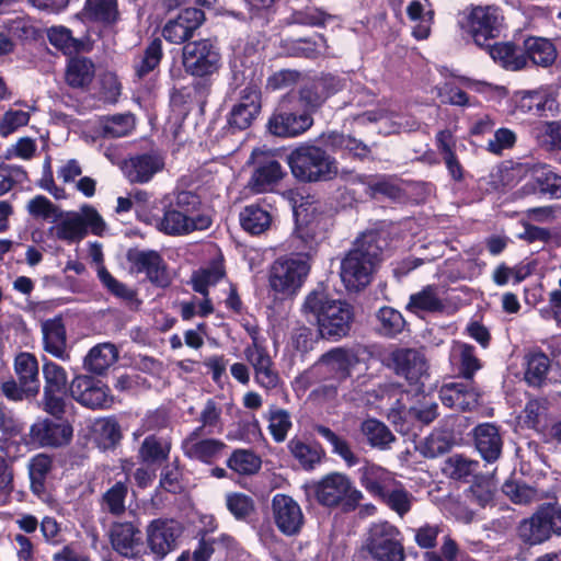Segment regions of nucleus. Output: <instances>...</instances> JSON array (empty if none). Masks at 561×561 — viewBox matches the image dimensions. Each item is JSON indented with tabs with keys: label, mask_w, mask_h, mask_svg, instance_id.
<instances>
[{
	"label": "nucleus",
	"mask_w": 561,
	"mask_h": 561,
	"mask_svg": "<svg viewBox=\"0 0 561 561\" xmlns=\"http://www.w3.org/2000/svg\"><path fill=\"white\" fill-rule=\"evenodd\" d=\"M362 551L370 561H405L407 558L401 530L387 520L369 525Z\"/></svg>",
	"instance_id": "6"
},
{
	"label": "nucleus",
	"mask_w": 561,
	"mask_h": 561,
	"mask_svg": "<svg viewBox=\"0 0 561 561\" xmlns=\"http://www.w3.org/2000/svg\"><path fill=\"white\" fill-rule=\"evenodd\" d=\"M467 28L474 43L484 47L490 39L500 35L503 16L497 7L478 5L466 13Z\"/></svg>",
	"instance_id": "13"
},
{
	"label": "nucleus",
	"mask_w": 561,
	"mask_h": 561,
	"mask_svg": "<svg viewBox=\"0 0 561 561\" xmlns=\"http://www.w3.org/2000/svg\"><path fill=\"white\" fill-rule=\"evenodd\" d=\"M220 65L219 48L211 39L190 42L183 47V66L192 76H211L218 71Z\"/></svg>",
	"instance_id": "11"
},
{
	"label": "nucleus",
	"mask_w": 561,
	"mask_h": 561,
	"mask_svg": "<svg viewBox=\"0 0 561 561\" xmlns=\"http://www.w3.org/2000/svg\"><path fill=\"white\" fill-rule=\"evenodd\" d=\"M309 272L310 264L305 256L278 257L270 268V287L283 298L291 297L302 287Z\"/></svg>",
	"instance_id": "8"
},
{
	"label": "nucleus",
	"mask_w": 561,
	"mask_h": 561,
	"mask_svg": "<svg viewBox=\"0 0 561 561\" xmlns=\"http://www.w3.org/2000/svg\"><path fill=\"white\" fill-rule=\"evenodd\" d=\"M296 229L291 236V247L301 254L309 255L325 239L331 226V216L318 201H305L294 209Z\"/></svg>",
	"instance_id": "4"
},
{
	"label": "nucleus",
	"mask_w": 561,
	"mask_h": 561,
	"mask_svg": "<svg viewBox=\"0 0 561 561\" xmlns=\"http://www.w3.org/2000/svg\"><path fill=\"white\" fill-rule=\"evenodd\" d=\"M474 440L478 451L488 462L495 461L502 451L503 440L499 428L491 423H484L476 427Z\"/></svg>",
	"instance_id": "32"
},
{
	"label": "nucleus",
	"mask_w": 561,
	"mask_h": 561,
	"mask_svg": "<svg viewBox=\"0 0 561 561\" xmlns=\"http://www.w3.org/2000/svg\"><path fill=\"white\" fill-rule=\"evenodd\" d=\"M105 229V221L98 210L85 205L79 211L59 210L48 233L57 240L76 243L81 241L89 230L93 234L101 236Z\"/></svg>",
	"instance_id": "5"
},
{
	"label": "nucleus",
	"mask_w": 561,
	"mask_h": 561,
	"mask_svg": "<svg viewBox=\"0 0 561 561\" xmlns=\"http://www.w3.org/2000/svg\"><path fill=\"white\" fill-rule=\"evenodd\" d=\"M118 357L114 344L102 343L92 347L84 358V367L94 374H103Z\"/></svg>",
	"instance_id": "36"
},
{
	"label": "nucleus",
	"mask_w": 561,
	"mask_h": 561,
	"mask_svg": "<svg viewBox=\"0 0 561 561\" xmlns=\"http://www.w3.org/2000/svg\"><path fill=\"white\" fill-rule=\"evenodd\" d=\"M129 261L134 264L138 272L146 273L150 282L165 287L170 283V276L167 272L161 255L156 251H136L129 253Z\"/></svg>",
	"instance_id": "28"
},
{
	"label": "nucleus",
	"mask_w": 561,
	"mask_h": 561,
	"mask_svg": "<svg viewBox=\"0 0 561 561\" xmlns=\"http://www.w3.org/2000/svg\"><path fill=\"white\" fill-rule=\"evenodd\" d=\"M301 310L309 321L317 323L322 337L334 340L348 333L354 317L350 304L331 298L322 288L307 295Z\"/></svg>",
	"instance_id": "2"
},
{
	"label": "nucleus",
	"mask_w": 561,
	"mask_h": 561,
	"mask_svg": "<svg viewBox=\"0 0 561 561\" xmlns=\"http://www.w3.org/2000/svg\"><path fill=\"white\" fill-rule=\"evenodd\" d=\"M443 294L437 286L428 285L410 296L407 308L416 314L422 312H439L445 308Z\"/></svg>",
	"instance_id": "34"
},
{
	"label": "nucleus",
	"mask_w": 561,
	"mask_h": 561,
	"mask_svg": "<svg viewBox=\"0 0 561 561\" xmlns=\"http://www.w3.org/2000/svg\"><path fill=\"white\" fill-rule=\"evenodd\" d=\"M273 519L280 533L293 536L304 525V514L299 504L290 496L276 494L272 501Z\"/></svg>",
	"instance_id": "19"
},
{
	"label": "nucleus",
	"mask_w": 561,
	"mask_h": 561,
	"mask_svg": "<svg viewBox=\"0 0 561 561\" xmlns=\"http://www.w3.org/2000/svg\"><path fill=\"white\" fill-rule=\"evenodd\" d=\"M450 359L454 364L459 365L461 375L467 379L472 378L473 374L481 368L473 346L466 343L455 342L453 344Z\"/></svg>",
	"instance_id": "41"
},
{
	"label": "nucleus",
	"mask_w": 561,
	"mask_h": 561,
	"mask_svg": "<svg viewBox=\"0 0 561 561\" xmlns=\"http://www.w3.org/2000/svg\"><path fill=\"white\" fill-rule=\"evenodd\" d=\"M44 350L53 356L66 360V329L61 318H54L42 323Z\"/></svg>",
	"instance_id": "33"
},
{
	"label": "nucleus",
	"mask_w": 561,
	"mask_h": 561,
	"mask_svg": "<svg viewBox=\"0 0 561 561\" xmlns=\"http://www.w3.org/2000/svg\"><path fill=\"white\" fill-rule=\"evenodd\" d=\"M496 484L492 478H478L468 491L469 500L480 507H485L492 503Z\"/></svg>",
	"instance_id": "57"
},
{
	"label": "nucleus",
	"mask_w": 561,
	"mask_h": 561,
	"mask_svg": "<svg viewBox=\"0 0 561 561\" xmlns=\"http://www.w3.org/2000/svg\"><path fill=\"white\" fill-rule=\"evenodd\" d=\"M528 170V162L505 161L492 168L481 182L485 184L489 192L504 191L526 179Z\"/></svg>",
	"instance_id": "23"
},
{
	"label": "nucleus",
	"mask_w": 561,
	"mask_h": 561,
	"mask_svg": "<svg viewBox=\"0 0 561 561\" xmlns=\"http://www.w3.org/2000/svg\"><path fill=\"white\" fill-rule=\"evenodd\" d=\"M380 501L400 517H403L411 511L415 497L407 490L403 483L398 480V482L380 497Z\"/></svg>",
	"instance_id": "40"
},
{
	"label": "nucleus",
	"mask_w": 561,
	"mask_h": 561,
	"mask_svg": "<svg viewBox=\"0 0 561 561\" xmlns=\"http://www.w3.org/2000/svg\"><path fill=\"white\" fill-rule=\"evenodd\" d=\"M201 198L191 191L172 194L163 207L162 216L152 218V226L168 236H185L196 230L207 229L211 220L201 213Z\"/></svg>",
	"instance_id": "1"
},
{
	"label": "nucleus",
	"mask_w": 561,
	"mask_h": 561,
	"mask_svg": "<svg viewBox=\"0 0 561 561\" xmlns=\"http://www.w3.org/2000/svg\"><path fill=\"white\" fill-rule=\"evenodd\" d=\"M266 419L268 422L267 428L273 439L277 443L284 442L293 426L289 412L285 409L272 405L267 411Z\"/></svg>",
	"instance_id": "49"
},
{
	"label": "nucleus",
	"mask_w": 561,
	"mask_h": 561,
	"mask_svg": "<svg viewBox=\"0 0 561 561\" xmlns=\"http://www.w3.org/2000/svg\"><path fill=\"white\" fill-rule=\"evenodd\" d=\"M439 398L450 409L467 411L477 407L479 393L471 382H450L440 388Z\"/></svg>",
	"instance_id": "27"
},
{
	"label": "nucleus",
	"mask_w": 561,
	"mask_h": 561,
	"mask_svg": "<svg viewBox=\"0 0 561 561\" xmlns=\"http://www.w3.org/2000/svg\"><path fill=\"white\" fill-rule=\"evenodd\" d=\"M14 368L21 385L28 387L36 385L37 392L39 391L38 363L34 355L30 353L19 354L15 357Z\"/></svg>",
	"instance_id": "50"
},
{
	"label": "nucleus",
	"mask_w": 561,
	"mask_h": 561,
	"mask_svg": "<svg viewBox=\"0 0 561 561\" xmlns=\"http://www.w3.org/2000/svg\"><path fill=\"white\" fill-rule=\"evenodd\" d=\"M383 240L375 232L362 234L341 262V279L348 290H359L370 280L380 261Z\"/></svg>",
	"instance_id": "3"
},
{
	"label": "nucleus",
	"mask_w": 561,
	"mask_h": 561,
	"mask_svg": "<svg viewBox=\"0 0 561 561\" xmlns=\"http://www.w3.org/2000/svg\"><path fill=\"white\" fill-rule=\"evenodd\" d=\"M389 366L397 375L404 377L410 383L422 382L427 377V363L424 355L411 348H400L391 353Z\"/></svg>",
	"instance_id": "20"
},
{
	"label": "nucleus",
	"mask_w": 561,
	"mask_h": 561,
	"mask_svg": "<svg viewBox=\"0 0 561 561\" xmlns=\"http://www.w3.org/2000/svg\"><path fill=\"white\" fill-rule=\"evenodd\" d=\"M550 366L548 356L542 353H535L528 356L525 371V380L529 386L540 387L545 380Z\"/></svg>",
	"instance_id": "54"
},
{
	"label": "nucleus",
	"mask_w": 561,
	"mask_h": 561,
	"mask_svg": "<svg viewBox=\"0 0 561 561\" xmlns=\"http://www.w3.org/2000/svg\"><path fill=\"white\" fill-rule=\"evenodd\" d=\"M517 534L518 538L529 546L540 545L548 540L551 536V525H549L545 507L522 520Z\"/></svg>",
	"instance_id": "30"
},
{
	"label": "nucleus",
	"mask_w": 561,
	"mask_h": 561,
	"mask_svg": "<svg viewBox=\"0 0 561 561\" xmlns=\"http://www.w3.org/2000/svg\"><path fill=\"white\" fill-rule=\"evenodd\" d=\"M221 413V405L214 399H208L199 414L202 432L206 430L207 434L221 433L224 430Z\"/></svg>",
	"instance_id": "56"
},
{
	"label": "nucleus",
	"mask_w": 561,
	"mask_h": 561,
	"mask_svg": "<svg viewBox=\"0 0 561 561\" xmlns=\"http://www.w3.org/2000/svg\"><path fill=\"white\" fill-rule=\"evenodd\" d=\"M527 178L516 194L520 197L539 195L549 199H561V174L542 162H528Z\"/></svg>",
	"instance_id": "12"
},
{
	"label": "nucleus",
	"mask_w": 561,
	"mask_h": 561,
	"mask_svg": "<svg viewBox=\"0 0 561 561\" xmlns=\"http://www.w3.org/2000/svg\"><path fill=\"white\" fill-rule=\"evenodd\" d=\"M488 48L490 56L501 66L510 70H519L527 64V57L524 53L512 43H495L484 46Z\"/></svg>",
	"instance_id": "35"
},
{
	"label": "nucleus",
	"mask_w": 561,
	"mask_h": 561,
	"mask_svg": "<svg viewBox=\"0 0 561 561\" xmlns=\"http://www.w3.org/2000/svg\"><path fill=\"white\" fill-rule=\"evenodd\" d=\"M407 13L409 19L415 23L412 27L413 37L417 41L426 39L431 33L433 11H425L422 2L413 0L407 7Z\"/></svg>",
	"instance_id": "43"
},
{
	"label": "nucleus",
	"mask_w": 561,
	"mask_h": 561,
	"mask_svg": "<svg viewBox=\"0 0 561 561\" xmlns=\"http://www.w3.org/2000/svg\"><path fill=\"white\" fill-rule=\"evenodd\" d=\"M33 442L43 447H58L66 445L72 437V427L67 422L42 420L31 427Z\"/></svg>",
	"instance_id": "26"
},
{
	"label": "nucleus",
	"mask_w": 561,
	"mask_h": 561,
	"mask_svg": "<svg viewBox=\"0 0 561 561\" xmlns=\"http://www.w3.org/2000/svg\"><path fill=\"white\" fill-rule=\"evenodd\" d=\"M293 175L302 182L329 181L339 169L334 158L317 146H301L288 156Z\"/></svg>",
	"instance_id": "7"
},
{
	"label": "nucleus",
	"mask_w": 561,
	"mask_h": 561,
	"mask_svg": "<svg viewBox=\"0 0 561 561\" xmlns=\"http://www.w3.org/2000/svg\"><path fill=\"white\" fill-rule=\"evenodd\" d=\"M359 471L362 485L378 500L398 482L394 473L377 465H366Z\"/></svg>",
	"instance_id": "29"
},
{
	"label": "nucleus",
	"mask_w": 561,
	"mask_h": 561,
	"mask_svg": "<svg viewBox=\"0 0 561 561\" xmlns=\"http://www.w3.org/2000/svg\"><path fill=\"white\" fill-rule=\"evenodd\" d=\"M171 450L169 440L150 435L145 438L139 449V457L146 463H160L168 459Z\"/></svg>",
	"instance_id": "47"
},
{
	"label": "nucleus",
	"mask_w": 561,
	"mask_h": 561,
	"mask_svg": "<svg viewBox=\"0 0 561 561\" xmlns=\"http://www.w3.org/2000/svg\"><path fill=\"white\" fill-rule=\"evenodd\" d=\"M261 111V92L256 85L245 87L228 114L231 129L243 130L251 126Z\"/></svg>",
	"instance_id": "18"
},
{
	"label": "nucleus",
	"mask_w": 561,
	"mask_h": 561,
	"mask_svg": "<svg viewBox=\"0 0 561 561\" xmlns=\"http://www.w3.org/2000/svg\"><path fill=\"white\" fill-rule=\"evenodd\" d=\"M239 220L247 232L260 234L270 228L272 215L259 205H249L241 210Z\"/></svg>",
	"instance_id": "38"
},
{
	"label": "nucleus",
	"mask_w": 561,
	"mask_h": 561,
	"mask_svg": "<svg viewBox=\"0 0 561 561\" xmlns=\"http://www.w3.org/2000/svg\"><path fill=\"white\" fill-rule=\"evenodd\" d=\"M46 392L65 391L68 376L66 370L54 362H45L43 365Z\"/></svg>",
	"instance_id": "63"
},
{
	"label": "nucleus",
	"mask_w": 561,
	"mask_h": 561,
	"mask_svg": "<svg viewBox=\"0 0 561 561\" xmlns=\"http://www.w3.org/2000/svg\"><path fill=\"white\" fill-rule=\"evenodd\" d=\"M202 427L193 430L182 442L183 454L193 460L211 463L218 459L226 445L215 438H202Z\"/></svg>",
	"instance_id": "24"
},
{
	"label": "nucleus",
	"mask_w": 561,
	"mask_h": 561,
	"mask_svg": "<svg viewBox=\"0 0 561 561\" xmlns=\"http://www.w3.org/2000/svg\"><path fill=\"white\" fill-rule=\"evenodd\" d=\"M357 363L358 357L353 350L334 347L324 353L312 369L324 379H332L335 383H340L351 376V370Z\"/></svg>",
	"instance_id": "14"
},
{
	"label": "nucleus",
	"mask_w": 561,
	"mask_h": 561,
	"mask_svg": "<svg viewBox=\"0 0 561 561\" xmlns=\"http://www.w3.org/2000/svg\"><path fill=\"white\" fill-rule=\"evenodd\" d=\"M317 501L328 507L342 506L344 511H353L363 500V493L357 490L346 474L329 473L312 486Z\"/></svg>",
	"instance_id": "9"
},
{
	"label": "nucleus",
	"mask_w": 561,
	"mask_h": 561,
	"mask_svg": "<svg viewBox=\"0 0 561 561\" xmlns=\"http://www.w3.org/2000/svg\"><path fill=\"white\" fill-rule=\"evenodd\" d=\"M49 43L65 54H71L78 49L79 43L72 36L71 31L65 26H51L47 31Z\"/></svg>",
	"instance_id": "64"
},
{
	"label": "nucleus",
	"mask_w": 561,
	"mask_h": 561,
	"mask_svg": "<svg viewBox=\"0 0 561 561\" xmlns=\"http://www.w3.org/2000/svg\"><path fill=\"white\" fill-rule=\"evenodd\" d=\"M95 440L103 447L114 446L122 437L118 423L111 417L98 419L92 426Z\"/></svg>",
	"instance_id": "51"
},
{
	"label": "nucleus",
	"mask_w": 561,
	"mask_h": 561,
	"mask_svg": "<svg viewBox=\"0 0 561 561\" xmlns=\"http://www.w3.org/2000/svg\"><path fill=\"white\" fill-rule=\"evenodd\" d=\"M533 272L529 264H518L514 267H508L505 264H500L493 272V280L499 286L506 285L511 279L515 284L523 282Z\"/></svg>",
	"instance_id": "61"
},
{
	"label": "nucleus",
	"mask_w": 561,
	"mask_h": 561,
	"mask_svg": "<svg viewBox=\"0 0 561 561\" xmlns=\"http://www.w3.org/2000/svg\"><path fill=\"white\" fill-rule=\"evenodd\" d=\"M135 128V117L131 114H115L100 121V131L104 137H125Z\"/></svg>",
	"instance_id": "45"
},
{
	"label": "nucleus",
	"mask_w": 561,
	"mask_h": 561,
	"mask_svg": "<svg viewBox=\"0 0 561 561\" xmlns=\"http://www.w3.org/2000/svg\"><path fill=\"white\" fill-rule=\"evenodd\" d=\"M252 158L257 165L251 176L249 186L254 193L266 192L283 178L282 167L272 157L256 150L252 152Z\"/></svg>",
	"instance_id": "25"
},
{
	"label": "nucleus",
	"mask_w": 561,
	"mask_h": 561,
	"mask_svg": "<svg viewBox=\"0 0 561 561\" xmlns=\"http://www.w3.org/2000/svg\"><path fill=\"white\" fill-rule=\"evenodd\" d=\"M379 331L387 336L400 333L404 327L402 314L391 307H382L377 313Z\"/></svg>",
	"instance_id": "60"
},
{
	"label": "nucleus",
	"mask_w": 561,
	"mask_h": 561,
	"mask_svg": "<svg viewBox=\"0 0 561 561\" xmlns=\"http://www.w3.org/2000/svg\"><path fill=\"white\" fill-rule=\"evenodd\" d=\"M323 84L319 83L318 79H314L304 85L300 90L299 98L296 99L297 105L304 110H314L319 107L327 99L322 90Z\"/></svg>",
	"instance_id": "62"
},
{
	"label": "nucleus",
	"mask_w": 561,
	"mask_h": 561,
	"mask_svg": "<svg viewBox=\"0 0 561 561\" xmlns=\"http://www.w3.org/2000/svg\"><path fill=\"white\" fill-rule=\"evenodd\" d=\"M362 432L368 443L379 449H388L396 439L391 431L382 422L375 419L363 422Z\"/></svg>",
	"instance_id": "48"
},
{
	"label": "nucleus",
	"mask_w": 561,
	"mask_h": 561,
	"mask_svg": "<svg viewBox=\"0 0 561 561\" xmlns=\"http://www.w3.org/2000/svg\"><path fill=\"white\" fill-rule=\"evenodd\" d=\"M252 342L245 346L243 351L244 358L252 366L253 370H257L270 364L272 357L263 345V341L259 335V331L255 328L248 330Z\"/></svg>",
	"instance_id": "52"
},
{
	"label": "nucleus",
	"mask_w": 561,
	"mask_h": 561,
	"mask_svg": "<svg viewBox=\"0 0 561 561\" xmlns=\"http://www.w3.org/2000/svg\"><path fill=\"white\" fill-rule=\"evenodd\" d=\"M116 0H85L82 18L87 21L114 22L117 18Z\"/></svg>",
	"instance_id": "44"
},
{
	"label": "nucleus",
	"mask_w": 561,
	"mask_h": 561,
	"mask_svg": "<svg viewBox=\"0 0 561 561\" xmlns=\"http://www.w3.org/2000/svg\"><path fill=\"white\" fill-rule=\"evenodd\" d=\"M162 58V44L159 38L153 39L145 49L144 54L135 59L134 70L138 79L145 78L153 71Z\"/></svg>",
	"instance_id": "46"
},
{
	"label": "nucleus",
	"mask_w": 561,
	"mask_h": 561,
	"mask_svg": "<svg viewBox=\"0 0 561 561\" xmlns=\"http://www.w3.org/2000/svg\"><path fill=\"white\" fill-rule=\"evenodd\" d=\"M288 449L305 470H312L321 462L324 456V451L320 445L305 443L299 438H291L288 443Z\"/></svg>",
	"instance_id": "37"
},
{
	"label": "nucleus",
	"mask_w": 561,
	"mask_h": 561,
	"mask_svg": "<svg viewBox=\"0 0 561 561\" xmlns=\"http://www.w3.org/2000/svg\"><path fill=\"white\" fill-rule=\"evenodd\" d=\"M51 468V460L48 456L39 454L33 457L28 465L31 488L34 493L42 494L45 489V480Z\"/></svg>",
	"instance_id": "55"
},
{
	"label": "nucleus",
	"mask_w": 561,
	"mask_h": 561,
	"mask_svg": "<svg viewBox=\"0 0 561 561\" xmlns=\"http://www.w3.org/2000/svg\"><path fill=\"white\" fill-rule=\"evenodd\" d=\"M165 165L164 156L156 150L131 156L125 160L122 170L130 183H148Z\"/></svg>",
	"instance_id": "17"
},
{
	"label": "nucleus",
	"mask_w": 561,
	"mask_h": 561,
	"mask_svg": "<svg viewBox=\"0 0 561 561\" xmlns=\"http://www.w3.org/2000/svg\"><path fill=\"white\" fill-rule=\"evenodd\" d=\"M69 391L73 400L92 410L107 409L113 402L108 387L90 376L80 375L75 377Z\"/></svg>",
	"instance_id": "16"
},
{
	"label": "nucleus",
	"mask_w": 561,
	"mask_h": 561,
	"mask_svg": "<svg viewBox=\"0 0 561 561\" xmlns=\"http://www.w3.org/2000/svg\"><path fill=\"white\" fill-rule=\"evenodd\" d=\"M182 533V525L174 519H154L146 529L148 548L157 560H162L176 549Z\"/></svg>",
	"instance_id": "15"
},
{
	"label": "nucleus",
	"mask_w": 561,
	"mask_h": 561,
	"mask_svg": "<svg viewBox=\"0 0 561 561\" xmlns=\"http://www.w3.org/2000/svg\"><path fill=\"white\" fill-rule=\"evenodd\" d=\"M317 433L323 437L330 445L332 446V451L339 455L347 466H354L357 463V458L351 450L347 442L340 436H337L334 432H332L329 427L323 425L316 426Z\"/></svg>",
	"instance_id": "58"
},
{
	"label": "nucleus",
	"mask_w": 561,
	"mask_h": 561,
	"mask_svg": "<svg viewBox=\"0 0 561 561\" xmlns=\"http://www.w3.org/2000/svg\"><path fill=\"white\" fill-rule=\"evenodd\" d=\"M527 57L538 66L548 67L557 57V50L551 41L543 37H529L525 41Z\"/></svg>",
	"instance_id": "39"
},
{
	"label": "nucleus",
	"mask_w": 561,
	"mask_h": 561,
	"mask_svg": "<svg viewBox=\"0 0 561 561\" xmlns=\"http://www.w3.org/2000/svg\"><path fill=\"white\" fill-rule=\"evenodd\" d=\"M228 466L240 474H252L260 469L261 460L252 451L239 449L230 456Z\"/></svg>",
	"instance_id": "59"
},
{
	"label": "nucleus",
	"mask_w": 561,
	"mask_h": 561,
	"mask_svg": "<svg viewBox=\"0 0 561 561\" xmlns=\"http://www.w3.org/2000/svg\"><path fill=\"white\" fill-rule=\"evenodd\" d=\"M313 119L307 110L297 105L296 98L288 96L280 101L268 119L267 128L278 137H296L312 126Z\"/></svg>",
	"instance_id": "10"
},
{
	"label": "nucleus",
	"mask_w": 561,
	"mask_h": 561,
	"mask_svg": "<svg viewBox=\"0 0 561 561\" xmlns=\"http://www.w3.org/2000/svg\"><path fill=\"white\" fill-rule=\"evenodd\" d=\"M362 124L366 122H378L385 127L386 133H400L412 130L416 126V122L397 113L388 107H379L378 110L367 111L357 117Z\"/></svg>",
	"instance_id": "31"
},
{
	"label": "nucleus",
	"mask_w": 561,
	"mask_h": 561,
	"mask_svg": "<svg viewBox=\"0 0 561 561\" xmlns=\"http://www.w3.org/2000/svg\"><path fill=\"white\" fill-rule=\"evenodd\" d=\"M204 19L205 15L202 10L187 8L181 11L175 19H171L165 23L162 36L170 43L182 44L193 36Z\"/></svg>",
	"instance_id": "22"
},
{
	"label": "nucleus",
	"mask_w": 561,
	"mask_h": 561,
	"mask_svg": "<svg viewBox=\"0 0 561 561\" xmlns=\"http://www.w3.org/2000/svg\"><path fill=\"white\" fill-rule=\"evenodd\" d=\"M478 470L479 462L462 455L449 457L444 467V472L455 480H468L476 477Z\"/></svg>",
	"instance_id": "53"
},
{
	"label": "nucleus",
	"mask_w": 561,
	"mask_h": 561,
	"mask_svg": "<svg viewBox=\"0 0 561 561\" xmlns=\"http://www.w3.org/2000/svg\"><path fill=\"white\" fill-rule=\"evenodd\" d=\"M110 539L113 549L124 558L135 559L142 550L141 531L133 522L114 523Z\"/></svg>",
	"instance_id": "21"
},
{
	"label": "nucleus",
	"mask_w": 561,
	"mask_h": 561,
	"mask_svg": "<svg viewBox=\"0 0 561 561\" xmlns=\"http://www.w3.org/2000/svg\"><path fill=\"white\" fill-rule=\"evenodd\" d=\"M94 77V65L84 57L71 58L66 69V81L72 88L88 85Z\"/></svg>",
	"instance_id": "42"
}]
</instances>
